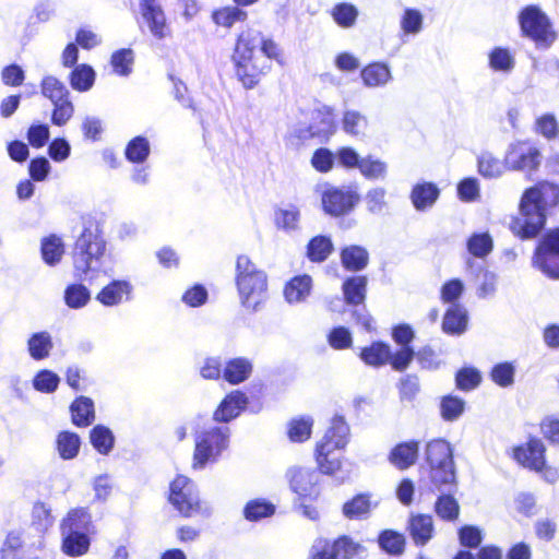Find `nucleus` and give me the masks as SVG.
Returning <instances> with one entry per match:
<instances>
[{"instance_id": "28", "label": "nucleus", "mask_w": 559, "mask_h": 559, "mask_svg": "<svg viewBox=\"0 0 559 559\" xmlns=\"http://www.w3.org/2000/svg\"><path fill=\"white\" fill-rule=\"evenodd\" d=\"M478 173L488 179L499 178L508 169L504 159L500 160L490 152H483L477 158Z\"/></svg>"}, {"instance_id": "34", "label": "nucleus", "mask_w": 559, "mask_h": 559, "mask_svg": "<svg viewBox=\"0 0 559 559\" xmlns=\"http://www.w3.org/2000/svg\"><path fill=\"white\" fill-rule=\"evenodd\" d=\"M342 264L348 271H360L368 264L369 254L360 246H349L342 250Z\"/></svg>"}, {"instance_id": "23", "label": "nucleus", "mask_w": 559, "mask_h": 559, "mask_svg": "<svg viewBox=\"0 0 559 559\" xmlns=\"http://www.w3.org/2000/svg\"><path fill=\"white\" fill-rule=\"evenodd\" d=\"M292 489L299 496L311 495L313 486L317 483V474L301 467H294L288 471Z\"/></svg>"}, {"instance_id": "41", "label": "nucleus", "mask_w": 559, "mask_h": 559, "mask_svg": "<svg viewBox=\"0 0 559 559\" xmlns=\"http://www.w3.org/2000/svg\"><path fill=\"white\" fill-rule=\"evenodd\" d=\"M64 253L62 240L51 235L41 241V255L44 261L49 265L57 264Z\"/></svg>"}, {"instance_id": "2", "label": "nucleus", "mask_w": 559, "mask_h": 559, "mask_svg": "<svg viewBox=\"0 0 559 559\" xmlns=\"http://www.w3.org/2000/svg\"><path fill=\"white\" fill-rule=\"evenodd\" d=\"M261 34L253 29L243 31L237 39L233 62L237 79L245 88H253L261 76L269 69L266 64H260L255 56V49L260 46Z\"/></svg>"}, {"instance_id": "26", "label": "nucleus", "mask_w": 559, "mask_h": 559, "mask_svg": "<svg viewBox=\"0 0 559 559\" xmlns=\"http://www.w3.org/2000/svg\"><path fill=\"white\" fill-rule=\"evenodd\" d=\"M62 551L70 557H80L85 555L91 546V536L84 534H73L72 532H61Z\"/></svg>"}, {"instance_id": "1", "label": "nucleus", "mask_w": 559, "mask_h": 559, "mask_svg": "<svg viewBox=\"0 0 559 559\" xmlns=\"http://www.w3.org/2000/svg\"><path fill=\"white\" fill-rule=\"evenodd\" d=\"M559 202V187L543 182L525 191L520 203V215L511 223V230L521 238L535 237L545 224V210Z\"/></svg>"}, {"instance_id": "39", "label": "nucleus", "mask_w": 559, "mask_h": 559, "mask_svg": "<svg viewBox=\"0 0 559 559\" xmlns=\"http://www.w3.org/2000/svg\"><path fill=\"white\" fill-rule=\"evenodd\" d=\"M467 250L475 258L487 257L493 248V241L488 233H475L467 239Z\"/></svg>"}, {"instance_id": "36", "label": "nucleus", "mask_w": 559, "mask_h": 559, "mask_svg": "<svg viewBox=\"0 0 559 559\" xmlns=\"http://www.w3.org/2000/svg\"><path fill=\"white\" fill-rule=\"evenodd\" d=\"M367 280L364 276H354L343 284L345 300L349 305H359L366 297Z\"/></svg>"}, {"instance_id": "15", "label": "nucleus", "mask_w": 559, "mask_h": 559, "mask_svg": "<svg viewBox=\"0 0 559 559\" xmlns=\"http://www.w3.org/2000/svg\"><path fill=\"white\" fill-rule=\"evenodd\" d=\"M247 405V397L240 391H233L218 405L213 414L216 423H228L236 418Z\"/></svg>"}, {"instance_id": "7", "label": "nucleus", "mask_w": 559, "mask_h": 559, "mask_svg": "<svg viewBox=\"0 0 559 559\" xmlns=\"http://www.w3.org/2000/svg\"><path fill=\"white\" fill-rule=\"evenodd\" d=\"M323 211L331 216H342L352 212L360 201L355 186L333 187L323 183L317 187Z\"/></svg>"}, {"instance_id": "13", "label": "nucleus", "mask_w": 559, "mask_h": 559, "mask_svg": "<svg viewBox=\"0 0 559 559\" xmlns=\"http://www.w3.org/2000/svg\"><path fill=\"white\" fill-rule=\"evenodd\" d=\"M545 445L539 439H531L526 447L518 448L515 459L523 466L543 472L545 467Z\"/></svg>"}, {"instance_id": "32", "label": "nucleus", "mask_w": 559, "mask_h": 559, "mask_svg": "<svg viewBox=\"0 0 559 559\" xmlns=\"http://www.w3.org/2000/svg\"><path fill=\"white\" fill-rule=\"evenodd\" d=\"M252 371L251 362L246 358L229 360L224 369V379L231 384H238L249 378Z\"/></svg>"}, {"instance_id": "24", "label": "nucleus", "mask_w": 559, "mask_h": 559, "mask_svg": "<svg viewBox=\"0 0 559 559\" xmlns=\"http://www.w3.org/2000/svg\"><path fill=\"white\" fill-rule=\"evenodd\" d=\"M418 455V443L409 441L397 444L390 453L389 460L400 469H405L412 466Z\"/></svg>"}, {"instance_id": "51", "label": "nucleus", "mask_w": 559, "mask_h": 559, "mask_svg": "<svg viewBox=\"0 0 559 559\" xmlns=\"http://www.w3.org/2000/svg\"><path fill=\"white\" fill-rule=\"evenodd\" d=\"M275 511V507L264 500L255 499L249 501L245 508V516L249 521H259L263 518L271 516Z\"/></svg>"}, {"instance_id": "30", "label": "nucleus", "mask_w": 559, "mask_h": 559, "mask_svg": "<svg viewBox=\"0 0 559 559\" xmlns=\"http://www.w3.org/2000/svg\"><path fill=\"white\" fill-rule=\"evenodd\" d=\"M41 94L48 98L52 105L59 104L61 102H68L70 92L67 86L56 76L47 75L43 79L41 84Z\"/></svg>"}, {"instance_id": "10", "label": "nucleus", "mask_w": 559, "mask_h": 559, "mask_svg": "<svg viewBox=\"0 0 559 559\" xmlns=\"http://www.w3.org/2000/svg\"><path fill=\"white\" fill-rule=\"evenodd\" d=\"M533 265L552 278H559V229L546 234L537 246Z\"/></svg>"}, {"instance_id": "35", "label": "nucleus", "mask_w": 559, "mask_h": 559, "mask_svg": "<svg viewBox=\"0 0 559 559\" xmlns=\"http://www.w3.org/2000/svg\"><path fill=\"white\" fill-rule=\"evenodd\" d=\"M342 128L353 136L365 135L368 129V119L357 110H346L343 114Z\"/></svg>"}, {"instance_id": "49", "label": "nucleus", "mask_w": 559, "mask_h": 559, "mask_svg": "<svg viewBox=\"0 0 559 559\" xmlns=\"http://www.w3.org/2000/svg\"><path fill=\"white\" fill-rule=\"evenodd\" d=\"M435 510L441 519L454 521L459 516L460 506L452 496L442 495L436 501Z\"/></svg>"}, {"instance_id": "22", "label": "nucleus", "mask_w": 559, "mask_h": 559, "mask_svg": "<svg viewBox=\"0 0 559 559\" xmlns=\"http://www.w3.org/2000/svg\"><path fill=\"white\" fill-rule=\"evenodd\" d=\"M336 448L328 443H318L316 448V462L321 473L325 475H334L342 467V461L335 455Z\"/></svg>"}, {"instance_id": "64", "label": "nucleus", "mask_w": 559, "mask_h": 559, "mask_svg": "<svg viewBox=\"0 0 559 559\" xmlns=\"http://www.w3.org/2000/svg\"><path fill=\"white\" fill-rule=\"evenodd\" d=\"M423 15L419 11L407 9L401 20V26L405 33L417 34L421 29Z\"/></svg>"}, {"instance_id": "48", "label": "nucleus", "mask_w": 559, "mask_h": 559, "mask_svg": "<svg viewBox=\"0 0 559 559\" xmlns=\"http://www.w3.org/2000/svg\"><path fill=\"white\" fill-rule=\"evenodd\" d=\"M150 154V143L143 136H136L126 147V157L132 163H143Z\"/></svg>"}, {"instance_id": "12", "label": "nucleus", "mask_w": 559, "mask_h": 559, "mask_svg": "<svg viewBox=\"0 0 559 559\" xmlns=\"http://www.w3.org/2000/svg\"><path fill=\"white\" fill-rule=\"evenodd\" d=\"M140 8L143 23L147 25L153 36L162 39L169 35L165 14L155 0H142Z\"/></svg>"}, {"instance_id": "44", "label": "nucleus", "mask_w": 559, "mask_h": 559, "mask_svg": "<svg viewBox=\"0 0 559 559\" xmlns=\"http://www.w3.org/2000/svg\"><path fill=\"white\" fill-rule=\"evenodd\" d=\"M90 299V290L82 284L69 285L64 290V302L71 309L83 308Z\"/></svg>"}, {"instance_id": "43", "label": "nucleus", "mask_w": 559, "mask_h": 559, "mask_svg": "<svg viewBox=\"0 0 559 559\" xmlns=\"http://www.w3.org/2000/svg\"><path fill=\"white\" fill-rule=\"evenodd\" d=\"M80 449V438L76 433L63 431L57 438V450L63 460L75 457Z\"/></svg>"}, {"instance_id": "37", "label": "nucleus", "mask_w": 559, "mask_h": 559, "mask_svg": "<svg viewBox=\"0 0 559 559\" xmlns=\"http://www.w3.org/2000/svg\"><path fill=\"white\" fill-rule=\"evenodd\" d=\"M95 81V72L87 64H79L70 73V85L79 92H86L92 88Z\"/></svg>"}, {"instance_id": "55", "label": "nucleus", "mask_w": 559, "mask_h": 559, "mask_svg": "<svg viewBox=\"0 0 559 559\" xmlns=\"http://www.w3.org/2000/svg\"><path fill=\"white\" fill-rule=\"evenodd\" d=\"M132 64L133 52L131 49H121L111 56L114 72L118 75H129L132 71Z\"/></svg>"}, {"instance_id": "38", "label": "nucleus", "mask_w": 559, "mask_h": 559, "mask_svg": "<svg viewBox=\"0 0 559 559\" xmlns=\"http://www.w3.org/2000/svg\"><path fill=\"white\" fill-rule=\"evenodd\" d=\"M360 357L367 365L381 366L390 360L391 350L389 345L381 342H376L369 347L364 348Z\"/></svg>"}, {"instance_id": "8", "label": "nucleus", "mask_w": 559, "mask_h": 559, "mask_svg": "<svg viewBox=\"0 0 559 559\" xmlns=\"http://www.w3.org/2000/svg\"><path fill=\"white\" fill-rule=\"evenodd\" d=\"M169 501L186 518L211 514L210 508L201 504L194 485L186 476H178L171 483Z\"/></svg>"}, {"instance_id": "45", "label": "nucleus", "mask_w": 559, "mask_h": 559, "mask_svg": "<svg viewBox=\"0 0 559 559\" xmlns=\"http://www.w3.org/2000/svg\"><path fill=\"white\" fill-rule=\"evenodd\" d=\"M93 447L102 454H107L114 447V435L111 430L105 426H95L90 435Z\"/></svg>"}, {"instance_id": "11", "label": "nucleus", "mask_w": 559, "mask_h": 559, "mask_svg": "<svg viewBox=\"0 0 559 559\" xmlns=\"http://www.w3.org/2000/svg\"><path fill=\"white\" fill-rule=\"evenodd\" d=\"M504 162L509 170L532 173L540 165V152L528 141H516L508 146Z\"/></svg>"}, {"instance_id": "46", "label": "nucleus", "mask_w": 559, "mask_h": 559, "mask_svg": "<svg viewBox=\"0 0 559 559\" xmlns=\"http://www.w3.org/2000/svg\"><path fill=\"white\" fill-rule=\"evenodd\" d=\"M514 64V57L506 48L497 47L489 53V66L495 71L510 72Z\"/></svg>"}, {"instance_id": "6", "label": "nucleus", "mask_w": 559, "mask_h": 559, "mask_svg": "<svg viewBox=\"0 0 559 559\" xmlns=\"http://www.w3.org/2000/svg\"><path fill=\"white\" fill-rule=\"evenodd\" d=\"M426 459L430 465L431 480L436 487L441 489L442 486L454 484V462L449 442L442 439L430 441L426 447Z\"/></svg>"}, {"instance_id": "29", "label": "nucleus", "mask_w": 559, "mask_h": 559, "mask_svg": "<svg viewBox=\"0 0 559 559\" xmlns=\"http://www.w3.org/2000/svg\"><path fill=\"white\" fill-rule=\"evenodd\" d=\"M72 421L76 426H90L95 419L94 403L90 397L80 396L71 404Z\"/></svg>"}, {"instance_id": "59", "label": "nucleus", "mask_w": 559, "mask_h": 559, "mask_svg": "<svg viewBox=\"0 0 559 559\" xmlns=\"http://www.w3.org/2000/svg\"><path fill=\"white\" fill-rule=\"evenodd\" d=\"M480 380L479 371L474 368H463L455 377L457 388L464 391L475 389L480 383Z\"/></svg>"}, {"instance_id": "17", "label": "nucleus", "mask_w": 559, "mask_h": 559, "mask_svg": "<svg viewBox=\"0 0 559 559\" xmlns=\"http://www.w3.org/2000/svg\"><path fill=\"white\" fill-rule=\"evenodd\" d=\"M336 130L334 114L331 107L322 106L313 111L309 126L311 136L330 138Z\"/></svg>"}, {"instance_id": "20", "label": "nucleus", "mask_w": 559, "mask_h": 559, "mask_svg": "<svg viewBox=\"0 0 559 559\" xmlns=\"http://www.w3.org/2000/svg\"><path fill=\"white\" fill-rule=\"evenodd\" d=\"M433 521L427 514H412L408 520V531L416 545H426L433 535Z\"/></svg>"}, {"instance_id": "52", "label": "nucleus", "mask_w": 559, "mask_h": 559, "mask_svg": "<svg viewBox=\"0 0 559 559\" xmlns=\"http://www.w3.org/2000/svg\"><path fill=\"white\" fill-rule=\"evenodd\" d=\"M379 544L386 552L400 555L404 550L405 538L402 534L388 530L380 535Z\"/></svg>"}, {"instance_id": "62", "label": "nucleus", "mask_w": 559, "mask_h": 559, "mask_svg": "<svg viewBox=\"0 0 559 559\" xmlns=\"http://www.w3.org/2000/svg\"><path fill=\"white\" fill-rule=\"evenodd\" d=\"M536 131L547 139H554L559 132L557 119L551 114H546L536 120Z\"/></svg>"}, {"instance_id": "14", "label": "nucleus", "mask_w": 559, "mask_h": 559, "mask_svg": "<svg viewBox=\"0 0 559 559\" xmlns=\"http://www.w3.org/2000/svg\"><path fill=\"white\" fill-rule=\"evenodd\" d=\"M73 534H84L91 536L95 533V527L91 514L84 508H75L68 512L62 520L60 531Z\"/></svg>"}, {"instance_id": "60", "label": "nucleus", "mask_w": 559, "mask_h": 559, "mask_svg": "<svg viewBox=\"0 0 559 559\" xmlns=\"http://www.w3.org/2000/svg\"><path fill=\"white\" fill-rule=\"evenodd\" d=\"M360 173L369 179H379L385 176L386 166L379 159L362 158L359 164Z\"/></svg>"}, {"instance_id": "25", "label": "nucleus", "mask_w": 559, "mask_h": 559, "mask_svg": "<svg viewBox=\"0 0 559 559\" xmlns=\"http://www.w3.org/2000/svg\"><path fill=\"white\" fill-rule=\"evenodd\" d=\"M312 280L309 275L294 277L284 289V295L289 304H297L306 300L310 295Z\"/></svg>"}, {"instance_id": "57", "label": "nucleus", "mask_w": 559, "mask_h": 559, "mask_svg": "<svg viewBox=\"0 0 559 559\" xmlns=\"http://www.w3.org/2000/svg\"><path fill=\"white\" fill-rule=\"evenodd\" d=\"M465 402L455 396H445L441 401V415L445 420H455L464 412Z\"/></svg>"}, {"instance_id": "53", "label": "nucleus", "mask_w": 559, "mask_h": 559, "mask_svg": "<svg viewBox=\"0 0 559 559\" xmlns=\"http://www.w3.org/2000/svg\"><path fill=\"white\" fill-rule=\"evenodd\" d=\"M313 420L310 417L293 419L289 424L288 436L292 441L302 442L311 435Z\"/></svg>"}, {"instance_id": "33", "label": "nucleus", "mask_w": 559, "mask_h": 559, "mask_svg": "<svg viewBox=\"0 0 559 559\" xmlns=\"http://www.w3.org/2000/svg\"><path fill=\"white\" fill-rule=\"evenodd\" d=\"M361 79L366 86L377 87L385 85L391 80V72L386 64L374 62L361 70Z\"/></svg>"}, {"instance_id": "9", "label": "nucleus", "mask_w": 559, "mask_h": 559, "mask_svg": "<svg viewBox=\"0 0 559 559\" xmlns=\"http://www.w3.org/2000/svg\"><path fill=\"white\" fill-rule=\"evenodd\" d=\"M520 24L522 32L538 44L548 46L556 38L548 17L536 7H527L521 12Z\"/></svg>"}, {"instance_id": "58", "label": "nucleus", "mask_w": 559, "mask_h": 559, "mask_svg": "<svg viewBox=\"0 0 559 559\" xmlns=\"http://www.w3.org/2000/svg\"><path fill=\"white\" fill-rule=\"evenodd\" d=\"M59 382L60 378L57 373L50 370H41L34 378L33 384L37 391L51 393L56 391Z\"/></svg>"}, {"instance_id": "4", "label": "nucleus", "mask_w": 559, "mask_h": 559, "mask_svg": "<svg viewBox=\"0 0 559 559\" xmlns=\"http://www.w3.org/2000/svg\"><path fill=\"white\" fill-rule=\"evenodd\" d=\"M105 241L96 225L84 228L73 249V265L76 275L97 271L105 253Z\"/></svg>"}, {"instance_id": "47", "label": "nucleus", "mask_w": 559, "mask_h": 559, "mask_svg": "<svg viewBox=\"0 0 559 559\" xmlns=\"http://www.w3.org/2000/svg\"><path fill=\"white\" fill-rule=\"evenodd\" d=\"M332 16L337 25L348 28L355 24L358 16V10L350 3H338L333 8Z\"/></svg>"}, {"instance_id": "21", "label": "nucleus", "mask_w": 559, "mask_h": 559, "mask_svg": "<svg viewBox=\"0 0 559 559\" xmlns=\"http://www.w3.org/2000/svg\"><path fill=\"white\" fill-rule=\"evenodd\" d=\"M348 439L349 427L347 423L343 416L335 415L320 443H328L333 448L342 450L348 443Z\"/></svg>"}, {"instance_id": "5", "label": "nucleus", "mask_w": 559, "mask_h": 559, "mask_svg": "<svg viewBox=\"0 0 559 559\" xmlns=\"http://www.w3.org/2000/svg\"><path fill=\"white\" fill-rule=\"evenodd\" d=\"M230 429L227 426H209L197 430L194 435V468H202L206 463L218 460L229 447Z\"/></svg>"}, {"instance_id": "40", "label": "nucleus", "mask_w": 559, "mask_h": 559, "mask_svg": "<svg viewBox=\"0 0 559 559\" xmlns=\"http://www.w3.org/2000/svg\"><path fill=\"white\" fill-rule=\"evenodd\" d=\"M333 250V243L329 237L316 236L310 240L307 255L312 262H323Z\"/></svg>"}, {"instance_id": "18", "label": "nucleus", "mask_w": 559, "mask_h": 559, "mask_svg": "<svg viewBox=\"0 0 559 559\" xmlns=\"http://www.w3.org/2000/svg\"><path fill=\"white\" fill-rule=\"evenodd\" d=\"M132 285L127 281H112L106 285L96 296L104 306H117L130 299Z\"/></svg>"}, {"instance_id": "16", "label": "nucleus", "mask_w": 559, "mask_h": 559, "mask_svg": "<svg viewBox=\"0 0 559 559\" xmlns=\"http://www.w3.org/2000/svg\"><path fill=\"white\" fill-rule=\"evenodd\" d=\"M440 195V189L433 182H417L411 191V201L417 211L425 212L431 209Z\"/></svg>"}, {"instance_id": "63", "label": "nucleus", "mask_w": 559, "mask_h": 559, "mask_svg": "<svg viewBox=\"0 0 559 559\" xmlns=\"http://www.w3.org/2000/svg\"><path fill=\"white\" fill-rule=\"evenodd\" d=\"M74 106L71 100L61 102L53 105L51 122L56 126H64L73 116Z\"/></svg>"}, {"instance_id": "42", "label": "nucleus", "mask_w": 559, "mask_h": 559, "mask_svg": "<svg viewBox=\"0 0 559 559\" xmlns=\"http://www.w3.org/2000/svg\"><path fill=\"white\" fill-rule=\"evenodd\" d=\"M371 506L368 495H357L343 506V513L348 519H361L369 514Z\"/></svg>"}, {"instance_id": "31", "label": "nucleus", "mask_w": 559, "mask_h": 559, "mask_svg": "<svg viewBox=\"0 0 559 559\" xmlns=\"http://www.w3.org/2000/svg\"><path fill=\"white\" fill-rule=\"evenodd\" d=\"M52 347L51 335L46 331L34 333L27 341L28 353L35 360L47 358Z\"/></svg>"}, {"instance_id": "50", "label": "nucleus", "mask_w": 559, "mask_h": 559, "mask_svg": "<svg viewBox=\"0 0 559 559\" xmlns=\"http://www.w3.org/2000/svg\"><path fill=\"white\" fill-rule=\"evenodd\" d=\"M247 12L236 7H226L213 13V20L217 25L230 27L238 21H245Z\"/></svg>"}, {"instance_id": "54", "label": "nucleus", "mask_w": 559, "mask_h": 559, "mask_svg": "<svg viewBox=\"0 0 559 559\" xmlns=\"http://www.w3.org/2000/svg\"><path fill=\"white\" fill-rule=\"evenodd\" d=\"M23 546V540L21 537V533L17 531L10 532L1 548L0 556L1 559H17Z\"/></svg>"}, {"instance_id": "19", "label": "nucleus", "mask_w": 559, "mask_h": 559, "mask_svg": "<svg viewBox=\"0 0 559 559\" xmlns=\"http://www.w3.org/2000/svg\"><path fill=\"white\" fill-rule=\"evenodd\" d=\"M300 219V207L292 203L280 206L274 212L275 227L287 234L297 231L299 229Z\"/></svg>"}, {"instance_id": "56", "label": "nucleus", "mask_w": 559, "mask_h": 559, "mask_svg": "<svg viewBox=\"0 0 559 559\" xmlns=\"http://www.w3.org/2000/svg\"><path fill=\"white\" fill-rule=\"evenodd\" d=\"M515 368L510 362H501L496 365L491 370V379L495 383L502 388H507L514 382Z\"/></svg>"}, {"instance_id": "27", "label": "nucleus", "mask_w": 559, "mask_h": 559, "mask_svg": "<svg viewBox=\"0 0 559 559\" xmlns=\"http://www.w3.org/2000/svg\"><path fill=\"white\" fill-rule=\"evenodd\" d=\"M466 310L462 306L453 304L444 314L443 331L450 334H462L466 330Z\"/></svg>"}, {"instance_id": "3", "label": "nucleus", "mask_w": 559, "mask_h": 559, "mask_svg": "<svg viewBox=\"0 0 559 559\" xmlns=\"http://www.w3.org/2000/svg\"><path fill=\"white\" fill-rule=\"evenodd\" d=\"M236 284L242 305L255 309L266 292L267 281L265 273L259 270L247 255L237 258Z\"/></svg>"}, {"instance_id": "61", "label": "nucleus", "mask_w": 559, "mask_h": 559, "mask_svg": "<svg viewBox=\"0 0 559 559\" xmlns=\"http://www.w3.org/2000/svg\"><path fill=\"white\" fill-rule=\"evenodd\" d=\"M360 546L355 544L350 538L346 536H342L336 539L334 543H330V554H334L336 550L341 551V555L344 554L345 557L342 558H332V559H352L354 556L358 554Z\"/></svg>"}]
</instances>
